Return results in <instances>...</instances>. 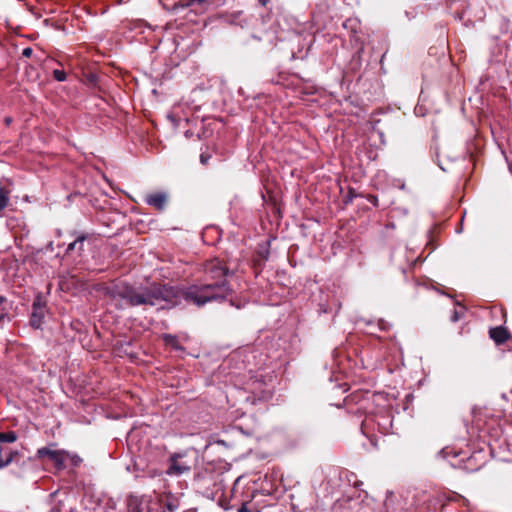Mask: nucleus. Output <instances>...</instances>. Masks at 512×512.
Wrapping results in <instances>:
<instances>
[{"instance_id":"f257e3e1","label":"nucleus","mask_w":512,"mask_h":512,"mask_svg":"<svg viewBox=\"0 0 512 512\" xmlns=\"http://www.w3.org/2000/svg\"><path fill=\"white\" fill-rule=\"evenodd\" d=\"M229 268L219 259L204 265L205 283L192 285L185 290H177L168 284L152 282L148 285H131L127 282H112L101 288L102 293L112 300H121L127 307L156 306L162 302L176 304L184 299L197 307L206 303L223 301L232 294L227 280Z\"/></svg>"},{"instance_id":"f03ea898","label":"nucleus","mask_w":512,"mask_h":512,"mask_svg":"<svg viewBox=\"0 0 512 512\" xmlns=\"http://www.w3.org/2000/svg\"><path fill=\"white\" fill-rule=\"evenodd\" d=\"M179 499L172 493L155 494L146 503L147 512H176L179 509ZM129 512H144L141 506H129Z\"/></svg>"},{"instance_id":"7ed1b4c3","label":"nucleus","mask_w":512,"mask_h":512,"mask_svg":"<svg viewBox=\"0 0 512 512\" xmlns=\"http://www.w3.org/2000/svg\"><path fill=\"white\" fill-rule=\"evenodd\" d=\"M197 453L192 450H186L180 453H174L169 457V465L166 474L170 476H181L190 472L196 465Z\"/></svg>"},{"instance_id":"20e7f679","label":"nucleus","mask_w":512,"mask_h":512,"mask_svg":"<svg viewBox=\"0 0 512 512\" xmlns=\"http://www.w3.org/2000/svg\"><path fill=\"white\" fill-rule=\"evenodd\" d=\"M17 439L15 431L0 432V468L4 469L21 458L20 451L10 446Z\"/></svg>"},{"instance_id":"39448f33","label":"nucleus","mask_w":512,"mask_h":512,"mask_svg":"<svg viewBox=\"0 0 512 512\" xmlns=\"http://www.w3.org/2000/svg\"><path fill=\"white\" fill-rule=\"evenodd\" d=\"M269 381L272 382V377H269ZM249 390L253 403H256V401H269L273 396L272 383H267L263 378L252 379L249 383Z\"/></svg>"},{"instance_id":"423d86ee","label":"nucleus","mask_w":512,"mask_h":512,"mask_svg":"<svg viewBox=\"0 0 512 512\" xmlns=\"http://www.w3.org/2000/svg\"><path fill=\"white\" fill-rule=\"evenodd\" d=\"M38 458H49L57 469L65 467V452L61 450H51L48 447H42L37 451Z\"/></svg>"},{"instance_id":"0eeeda50","label":"nucleus","mask_w":512,"mask_h":512,"mask_svg":"<svg viewBox=\"0 0 512 512\" xmlns=\"http://www.w3.org/2000/svg\"><path fill=\"white\" fill-rule=\"evenodd\" d=\"M168 197L166 192H153L144 196V202L158 211H163L167 205Z\"/></svg>"},{"instance_id":"6e6552de","label":"nucleus","mask_w":512,"mask_h":512,"mask_svg":"<svg viewBox=\"0 0 512 512\" xmlns=\"http://www.w3.org/2000/svg\"><path fill=\"white\" fill-rule=\"evenodd\" d=\"M489 337L496 345H502L511 338V334L504 326L492 327L489 329Z\"/></svg>"},{"instance_id":"1a4fd4ad","label":"nucleus","mask_w":512,"mask_h":512,"mask_svg":"<svg viewBox=\"0 0 512 512\" xmlns=\"http://www.w3.org/2000/svg\"><path fill=\"white\" fill-rule=\"evenodd\" d=\"M88 239L87 233H79L75 236V239L73 242H71L67 249L66 253H70L73 250H77L79 254H81L84 251L83 243L85 240Z\"/></svg>"},{"instance_id":"9d476101","label":"nucleus","mask_w":512,"mask_h":512,"mask_svg":"<svg viewBox=\"0 0 512 512\" xmlns=\"http://www.w3.org/2000/svg\"><path fill=\"white\" fill-rule=\"evenodd\" d=\"M214 1L215 0H179V2L175 5V8H186L194 5L204 7L214 4Z\"/></svg>"},{"instance_id":"9b49d317","label":"nucleus","mask_w":512,"mask_h":512,"mask_svg":"<svg viewBox=\"0 0 512 512\" xmlns=\"http://www.w3.org/2000/svg\"><path fill=\"white\" fill-rule=\"evenodd\" d=\"M10 194L11 190L0 182V217L2 216L3 210L8 205Z\"/></svg>"},{"instance_id":"f8f14e48","label":"nucleus","mask_w":512,"mask_h":512,"mask_svg":"<svg viewBox=\"0 0 512 512\" xmlns=\"http://www.w3.org/2000/svg\"><path fill=\"white\" fill-rule=\"evenodd\" d=\"M11 303L5 296L0 295V323L8 316Z\"/></svg>"},{"instance_id":"ddd939ff","label":"nucleus","mask_w":512,"mask_h":512,"mask_svg":"<svg viewBox=\"0 0 512 512\" xmlns=\"http://www.w3.org/2000/svg\"><path fill=\"white\" fill-rule=\"evenodd\" d=\"M162 339L165 345L170 346L175 350H183V347L180 345L177 336L172 334H163Z\"/></svg>"},{"instance_id":"4468645a","label":"nucleus","mask_w":512,"mask_h":512,"mask_svg":"<svg viewBox=\"0 0 512 512\" xmlns=\"http://www.w3.org/2000/svg\"><path fill=\"white\" fill-rule=\"evenodd\" d=\"M44 318V311H39L36 307L35 309H32V314L30 318V324L34 328H39L42 320Z\"/></svg>"},{"instance_id":"2eb2a0df","label":"nucleus","mask_w":512,"mask_h":512,"mask_svg":"<svg viewBox=\"0 0 512 512\" xmlns=\"http://www.w3.org/2000/svg\"><path fill=\"white\" fill-rule=\"evenodd\" d=\"M465 312H466V309L463 306L459 310L458 309H454L452 314H451V316H450V321L453 322V323L458 322L461 318L464 317Z\"/></svg>"},{"instance_id":"dca6fc26","label":"nucleus","mask_w":512,"mask_h":512,"mask_svg":"<svg viewBox=\"0 0 512 512\" xmlns=\"http://www.w3.org/2000/svg\"><path fill=\"white\" fill-rule=\"evenodd\" d=\"M53 77L56 81L63 82L66 80V72L64 70L55 69L53 71Z\"/></svg>"},{"instance_id":"f3484780","label":"nucleus","mask_w":512,"mask_h":512,"mask_svg":"<svg viewBox=\"0 0 512 512\" xmlns=\"http://www.w3.org/2000/svg\"><path fill=\"white\" fill-rule=\"evenodd\" d=\"M38 308L39 311H44L45 309V303L42 302V299L40 296H37L33 302L32 309Z\"/></svg>"},{"instance_id":"a211bd4d","label":"nucleus","mask_w":512,"mask_h":512,"mask_svg":"<svg viewBox=\"0 0 512 512\" xmlns=\"http://www.w3.org/2000/svg\"><path fill=\"white\" fill-rule=\"evenodd\" d=\"M358 195L356 194L355 190L353 188H349L348 190V194L346 195L345 197V200L344 202L347 204V203H351L353 201V199L355 197H357Z\"/></svg>"},{"instance_id":"6ab92c4d","label":"nucleus","mask_w":512,"mask_h":512,"mask_svg":"<svg viewBox=\"0 0 512 512\" xmlns=\"http://www.w3.org/2000/svg\"><path fill=\"white\" fill-rule=\"evenodd\" d=\"M366 199L368 202H370L373 206L375 207H378L379 205V200H378V197L376 195H373V194H368L366 196Z\"/></svg>"},{"instance_id":"aec40b11","label":"nucleus","mask_w":512,"mask_h":512,"mask_svg":"<svg viewBox=\"0 0 512 512\" xmlns=\"http://www.w3.org/2000/svg\"><path fill=\"white\" fill-rule=\"evenodd\" d=\"M211 158V155L207 152H203L201 153L200 155V162L203 164V165H207L209 160Z\"/></svg>"},{"instance_id":"412c9836","label":"nucleus","mask_w":512,"mask_h":512,"mask_svg":"<svg viewBox=\"0 0 512 512\" xmlns=\"http://www.w3.org/2000/svg\"><path fill=\"white\" fill-rule=\"evenodd\" d=\"M33 54V49L31 47H26L22 50V56L25 58H30Z\"/></svg>"},{"instance_id":"4be33fe9","label":"nucleus","mask_w":512,"mask_h":512,"mask_svg":"<svg viewBox=\"0 0 512 512\" xmlns=\"http://www.w3.org/2000/svg\"><path fill=\"white\" fill-rule=\"evenodd\" d=\"M463 15H464V10H456L453 14L454 18L461 21L463 19Z\"/></svg>"},{"instance_id":"5701e85b","label":"nucleus","mask_w":512,"mask_h":512,"mask_svg":"<svg viewBox=\"0 0 512 512\" xmlns=\"http://www.w3.org/2000/svg\"><path fill=\"white\" fill-rule=\"evenodd\" d=\"M245 511H246L245 506H242V507L238 510V512H245Z\"/></svg>"},{"instance_id":"b1692460","label":"nucleus","mask_w":512,"mask_h":512,"mask_svg":"<svg viewBox=\"0 0 512 512\" xmlns=\"http://www.w3.org/2000/svg\"><path fill=\"white\" fill-rule=\"evenodd\" d=\"M259 1H260V3H261L262 5H265V4H266V2H267L266 0H259Z\"/></svg>"}]
</instances>
